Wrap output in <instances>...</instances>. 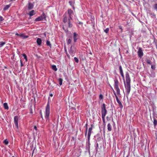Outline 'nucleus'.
Returning a JSON list of instances; mask_svg holds the SVG:
<instances>
[{
  "label": "nucleus",
  "mask_w": 157,
  "mask_h": 157,
  "mask_svg": "<svg viewBox=\"0 0 157 157\" xmlns=\"http://www.w3.org/2000/svg\"><path fill=\"white\" fill-rule=\"evenodd\" d=\"M78 24H79L80 25H81L82 26V22H79L78 23Z\"/></svg>",
  "instance_id": "49530a36"
},
{
  "label": "nucleus",
  "mask_w": 157,
  "mask_h": 157,
  "mask_svg": "<svg viewBox=\"0 0 157 157\" xmlns=\"http://www.w3.org/2000/svg\"><path fill=\"white\" fill-rule=\"evenodd\" d=\"M69 3L70 4V5L72 6H73V2L72 1H69Z\"/></svg>",
  "instance_id": "473e14b6"
},
{
  "label": "nucleus",
  "mask_w": 157,
  "mask_h": 157,
  "mask_svg": "<svg viewBox=\"0 0 157 157\" xmlns=\"http://www.w3.org/2000/svg\"><path fill=\"white\" fill-rule=\"evenodd\" d=\"M35 13H36L34 10H32L29 12V14L30 15V16H32L35 14Z\"/></svg>",
  "instance_id": "f3484780"
},
{
  "label": "nucleus",
  "mask_w": 157,
  "mask_h": 157,
  "mask_svg": "<svg viewBox=\"0 0 157 157\" xmlns=\"http://www.w3.org/2000/svg\"><path fill=\"white\" fill-rule=\"evenodd\" d=\"M36 43L38 45L40 46L42 43V40L40 38H37Z\"/></svg>",
  "instance_id": "ddd939ff"
},
{
  "label": "nucleus",
  "mask_w": 157,
  "mask_h": 157,
  "mask_svg": "<svg viewBox=\"0 0 157 157\" xmlns=\"http://www.w3.org/2000/svg\"><path fill=\"white\" fill-rule=\"evenodd\" d=\"M33 5L31 2L29 3L28 8L29 10L32 9L33 7Z\"/></svg>",
  "instance_id": "4468645a"
},
{
  "label": "nucleus",
  "mask_w": 157,
  "mask_h": 157,
  "mask_svg": "<svg viewBox=\"0 0 157 157\" xmlns=\"http://www.w3.org/2000/svg\"><path fill=\"white\" fill-rule=\"evenodd\" d=\"M91 134H88L87 140H90Z\"/></svg>",
  "instance_id": "58836bf2"
},
{
  "label": "nucleus",
  "mask_w": 157,
  "mask_h": 157,
  "mask_svg": "<svg viewBox=\"0 0 157 157\" xmlns=\"http://www.w3.org/2000/svg\"><path fill=\"white\" fill-rule=\"evenodd\" d=\"M90 53V54H92L91 53Z\"/></svg>",
  "instance_id": "6e6d98bb"
},
{
  "label": "nucleus",
  "mask_w": 157,
  "mask_h": 157,
  "mask_svg": "<svg viewBox=\"0 0 157 157\" xmlns=\"http://www.w3.org/2000/svg\"><path fill=\"white\" fill-rule=\"evenodd\" d=\"M87 143H88L89 145L90 144V140H87Z\"/></svg>",
  "instance_id": "8fccbe9b"
},
{
  "label": "nucleus",
  "mask_w": 157,
  "mask_h": 157,
  "mask_svg": "<svg viewBox=\"0 0 157 157\" xmlns=\"http://www.w3.org/2000/svg\"><path fill=\"white\" fill-rule=\"evenodd\" d=\"M4 143L5 144L7 145L8 144L9 142L7 140H5L4 141Z\"/></svg>",
  "instance_id": "f704fd0d"
},
{
  "label": "nucleus",
  "mask_w": 157,
  "mask_h": 157,
  "mask_svg": "<svg viewBox=\"0 0 157 157\" xmlns=\"http://www.w3.org/2000/svg\"><path fill=\"white\" fill-rule=\"evenodd\" d=\"M114 87L116 89L117 94H120V90L119 88V82L117 79H116L114 80Z\"/></svg>",
  "instance_id": "f03ea898"
},
{
  "label": "nucleus",
  "mask_w": 157,
  "mask_h": 157,
  "mask_svg": "<svg viewBox=\"0 0 157 157\" xmlns=\"http://www.w3.org/2000/svg\"><path fill=\"white\" fill-rule=\"evenodd\" d=\"M45 18L46 15L45 13H43L41 16L36 18L35 21H42Z\"/></svg>",
  "instance_id": "39448f33"
},
{
  "label": "nucleus",
  "mask_w": 157,
  "mask_h": 157,
  "mask_svg": "<svg viewBox=\"0 0 157 157\" xmlns=\"http://www.w3.org/2000/svg\"><path fill=\"white\" fill-rule=\"evenodd\" d=\"M10 5H7L6 6H5V7L3 8L4 10H6L10 7Z\"/></svg>",
  "instance_id": "a878e982"
},
{
  "label": "nucleus",
  "mask_w": 157,
  "mask_h": 157,
  "mask_svg": "<svg viewBox=\"0 0 157 157\" xmlns=\"http://www.w3.org/2000/svg\"><path fill=\"white\" fill-rule=\"evenodd\" d=\"M0 47H2L5 44L6 42H0Z\"/></svg>",
  "instance_id": "c756f323"
},
{
  "label": "nucleus",
  "mask_w": 157,
  "mask_h": 157,
  "mask_svg": "<svg viewBox=\"0 0 157 157\" xmlns=\"http://www.w3.org/2000/svg\"><path fill=\"white\" fill-rule=\"evenodd\" d=\"M52 69L55 71H56L57 70V68L55 65H52Z\"/></svg>",
  "instance_id": "5701e85b"
},
{
  "label": "nucleus",
  "mask_w": 157,
  "mask_h": 157,
  "mask_svg": "<svg viewBox=\"0 0 157 157\" xmlns=\"http://www.w3.org/2000/svg\"><path fill=\"white\" fill-rule=\"evenodd\" d=\"M119 70L120 74L123 73V69L121 65H120L119 66Z\"/></svg>",
  "instance_id": "393cba45"
},
{
  "label": "nucleus",
  "mask_w": 157,
  "mask_h": 157,
  "mask_svg": "<svg viewBox=\"0 0 157 157\" xmlns=\"http://www.w3.org/2000/svg\"><path fill=\"white\" fill-rule=\"evenodd\" d=\"M72 139H73V140H74V137H72Z\"/></svg>",
  "instance_id": "864d4df0"
},
{
  "label": "nucleus",
  "mask_w": 157,
  "mask_h": 157,
  "mask_svg": "<svg viewBox=\"0 0 157 157\" xmlns=\"http://www.w3.org/2000/svg\"><path fill=\"white\" fill-rule=\"evenodd\" d=\"M19 117L17 116H15L14 117V122L15 127L17 129L18 128V121Z\"/></svg>",
  "instance_id": "423d86ee"
},
{
  "label": "nucleus",
  "mask_w": 157,
  "mask_h": 157,
  "mask_svg": "<svg viewBox=\"0 0 157 157\" xmlns=\"http://www.w3.org/2000/svg\"><path fill=\"white\" fill-rule=\"evenodd\" d=\"M68 21V27L70 28L72 27L73 25L71 21H70V20Z\"/></svg>",
  "instance_id": "aec40b11"
},
{
  "label": "nucleus",
  "mask_w": 157,
  "mask_h": 157,
  "mask_svg": "<svg viewBox=\"0 0 157 157\" xmlns=\"http://www.w3.org/2000/svg\"><path fill=\"white\" fill-rule=\"evenodd\" d=\"M74 59L75 61L77 63H78V62L79 60L77 58H76V57H75L74 58Z\"/></svg>",
  "instance_id": "72a5a7b5"
},
{
  "label": "nucleus",
  "mask_w": 157,
  "mask_h": 157,
  "mask_svg": "<svg viewBox=\"0 0 157 157\" xmlns=\"http://www.w3.org/2000/svg\"><path fill=\"white\" fill-rule=\"evenodd\" d=\"M153 124L155 126L157 124V121L155 118L154 119Z\"/></svg>",
  "instance_id": "cd10ccee"
},
{
  "label": "nucleus",
  "mask_w": 157,
  "mask_h": 157,
  "mask_svg": "<svg viewBox=\"0 0 157 157\" xmlns=\"http://www.w3.org/2000/svg\"><path fill=\"white\" fill-rule=\"evenodd\" d=\"M4 20L2 17L0 16V21H1Z\"/></svg>",
  "instance_id": "37998d69"
},
{
  "label": "nucleus",
  "mask_w": 157,
  "mask_h": 157,
  "mask_svg": "<svg viewBox=\"0 0 157 157\" xmlns=\"http://www.w3.org/2000/svg\"><path fill=\"white\" fill-rule=\"evenodd\" d=\"M71 39H69L68 40V41H67V44H70L71 43Z\"/></svg>",
  "instance_id": "e433bc0d"
},
{
  "label": "nucleus",
  "mask_w": 157,
  "mask_h": 157,
  "mask_svg": "<svg viewBox=\"0 0 157 157\" xmlns=\"http://www.w3.org/2000/svg\"><path fill=\"white\" fill-rule=\"evenodd\" d=\"M137 54L139 57L141 58L144 55L143 50L141 48H139L137 52Z\"/></svg>",
  "instance_id": "1a4fd4ad"
},
{
  "label": "nucleus",
  "mask_w": 157,
  "mask_h": 157,
  "mask_svg": "<svg viewBox=\"0 0 157 157\" xmlns=\"http://www.w3.org/2000/svg\"><path fill=\"white\" fill-rule=\"evenodd\" d=\"M22 56L24 57V59H25L26 61H27V57L26 55L25 54H23Z\"/></svg>",
  "instance_id": "7c9ffc66"
},
{
  "label": "nucleus",
  "mask_w": 157,
  "mask_h": 157,
  "mask_svg": "<svg viewBox=\"0 0 157 157\" xmlns=\"http://www.w3.org/2000/svg\"><path fill=\"white\" fill-rule=\"evenodd\" d=\"M46 44L48 46H49L50 48H51V45L50 42L49 41L47 40L46 41Z\"/></svg>",
  "instance_id": "b1692460"
},
{
  "label": "nucleus",
  "mask_w": 157,
  "mask_h": 157,
  "mask_svg": "<svg viewBox=\"0 0 157 157\" xmlns=\"http://www.w3.org/2000/svg\"><path fill=\"white\" fill-rule=\"evenodd\" d=\"M101 117H105L107 114V111L106 109L105 105L103 103L101 107Z\"/></svg>",
  "instance_id": "7ed1b4c3"
},
{
  "label": "nucleus",
  "mask_w": 157,
  "mask_h": 157,
  "mask_svg": "<svg viewBox=\"0 0 157 157\" xmlns=\"http://www.w3.org/2000/svg\"><path fill=\"white\" fill-rule=\"evenodd\" d=\"M34 129H35L36 130H37V127L36 126L34 127Z\"/></svg>",
  "instance_id": "09e8293b"
},
{
  "label": "nucleus",
  "mask_w": 157,
  "mask_h": 157,
  "mask_svg": "<svg viewBox=\"0 0 157 157\" xmlns=\"http://www.w3.org/2000/svg\"><path fill=\"white\" fill-rule=\"evenodd\" d=\"M69 52L71 55H72L74 52V50L72 49V46L71 47L70 49L69 50Z\"/></svg>",
  "instance_id": "dca6fc26"
},
{
  "label": "nucleus",
  "mask_w": 157,
  "mask_h": 157,
  "mask_svg": "<svg viewBox=\"0 0 157 157\" xmlns=\"http://www.w3.org/2000/svg\"><path fill=\"white\" fill-rule=\"evenodd\" d=\"M3 106L4 108L6 109H9V107L8 106V104L6 103H4L3 104Z\"/></svg>",
  "instance_id": "6ab92c4d"
},
{
  "label": "nucleus",
  "mask_w": 157,
  "mask_h": 157,
  "mask_svg": "<svg viewBox=\"0 0 157 157\" xmlns=\"http://www.w3.org/2000/svg\"><path fill=\"white\" fill-rule=\"evenodd\" d=\"M68 13H67L68 16L69 17L71 20H72V15L73 14V12L71 9H68Z\"/></svg>",
  "instance_id": "9d476101"
},
{
  "label": "nucleus",
  "mask_w": 157,
  "mask_h": 157,
  "mask_svg": "<svg viewBox=\"0 0 157 157\" xmlns=\"http://www.w3.org/2000/svg\"><path fill=\"white\" fill-rule=\"evenodd\" d=\"M41 118H43V116H42V114H41Z\"/></svg>",
  "instance_id": "603ef678"
},
{
  "label": "nucleus",
  "mask_w": 157,
  "mask_h": 157,
  "mask_svg": "<svg viewBox=\"0 0 157 157\" xmlns=\"http://www.w3.org/2000/svg\"><path fill=\"white\" fill-rule=\"evenodd\" d=\"M85 126L86 127V132H85V136H86V135H87V124H86L85 125Z\"/></svg>",
  "instance_id": "c85d7f7f"
},
{
  "label": "nucleus",
  "mask_w": 157,
  "mask_h": 157,
  "mask_svg": "<svg viewBox=\"0 0 157 157\" xmlns=\"http://www.w3.org/2000/svg\"><path fill=\"white\" fill-rule=\"evenodd\" d=\"M59 84L60 85H61L62 84V81L63 79L61 78H60L59 79Z\"/></svg>",
  "instance_id": "bb28decb"
},
{
  "label": "nucleus",
  "mask_w": 157,
  "mask_h": 157,
  "mask_svg": "<svg viewBox=\"0 0 157 157\" xmlns=\"http://www.w3.org/2000/svg\"><path fill=\"white\" fill-rule=\"evenodd\" d=\"M151 65V68L153 70H155V65Z\"/></svg>",
  "instance_id": "ea45409f"
},
{
  "label": "nucleus",
  "mask_w": 157,
  "mask_h": 157,
  "mask_svg": "<svg viewBox=\"0 0 157 157\" xmlns=\"http://www.w3.org/2000/svg\"><path fill=\"white\" fill-rule=\"evenodd\" d=\"M12 157H14V156H13Z\"/></svg>",
  "instance_id": "4d7b16f0"
},
{
  "label": "nucleus",
  "mask_w": 157,
  "mask_h": 157,
  "mask_svg": "<svg viewBox=\"0 0 157 157\" xmlns=\"http://www.w3.org/2000/svg\"><path fill=\"white\" fill-rule=\"evenodd\" d=\"M15 35H17V36H19L20 37V34H18V33H16V34H15Z\"/></svg>",
  "instance_id": "de8ad7c7"
},
{
  "label": "nucleus",
  "mask_w": 157,
  "mask_h": 157,
  "mask_svg": "<svg viewBox=\"0 0 157 157\" xmlns=\"http://www.w3.org/2000/svg\"><path fill=\"white\" fill-rule=\"evenodd\" d=\"M50 114V105L49 102H48L46 108L45 117L46 121L48 120Z\"/></svg>",
  "instance_id": "f257e3e1"
},
{
  "label": "nucleus",
  "mask_w": 157,
  "mask_h": 157,
  "mask_svg": "<svg viewBox=\"0 0 157 157\" xmlns=\"http://www.w3.org/2000/svg\"><path fill=\"white\" fill-rule=\"evenodd\" d=\"M109 30V28H107L105 29L104 30V31L106 33H107Z\"/></svg>",
  "instance_id": "2f4dec72"
},
{
  "label": "nucleus",
  "mask_w": 157,
  "mask_h": 157,
  "mask_svg": "<svg viewBox=\"0 0 157 157\" xmlns=\"http://www.w3.org/2000/svg\"><path fill=\"white\" fill-rule=\"evenodd\" d=\"M145 61H146V63L149 64L151 65L152 64L151 61L149 59H146Z\"/></svg>",
  "instance_id": "412c9836"
},
{
  "label": "nucleus",
  "mask_w": 157,
  "mask_h": 157,
  "mask_svg": "<svg viewBox=\"0 0 157 157\" xmlns=\"http://www.w3.org/2000/svg\"><path fill=\"white\" fill-rule=\"evenodd\" d=\"M125 78L126 80V83H130L131 79L128 72H126L125 74Z\"/></svg>",
  "instance_id": "9b49d317"
},
{
  "label": "nucleus",
  "mask_w": 157,
  "mask_h": 157,
  "mask_svg": "<svg viewBox=\"0 0 157 157\" xmlns=\"http://www.w3.org/2000/svg\"><path fill=\"white\" fill-rule=\"evenodd\" d=\"M102 118L103 120V121L104 123V124H105V117H102Z\"/></svg>",
  "instance_id": "c9c22d12"
},
{
  "label": "nucleus",
  "mask_w": 157,
  "mask_h": 157,
  "mask_svg": "<svg viewBox=\"0 0 157 157\" xmlns=\"http://www.w3.org/2000/svg\"><path fill=\"white\" fill-rule=\"evenodd\" d=\"M124 86L126 89V93L127 96L128 95L131 90L130 83H124Z\"/></svg>",
  "instance_id": "20e7f679"
},
{
  "label": "nucleus",
  "mask_w": 157,
  "mask_h": 157,
  "mask_svg": "<svg viewBox=\"0 0 157 157\" xmlns=\"http://www.w3.org/2000/svg\"><path fill=\"white\" fill-rule=\"evenodd\" d=\"M91 127L90 128H89V129H88V134H91V132H92V126H93V125L92 124L91 125Z\"/></svg>",
  "instance_id": "4be33fe9"
},
{
  "label": "nucleus",
  "mask_w": 157,
  "mask_h": 157,
  "mask_svg": "<svg viewBox=\"0 0 157 157\" xmlns=\"http://www.w3.org/2000/svg\"><path fill=\"white\" fill-rule=\"evenodd\" d=\"M107 129L109 131L112 130V126L110 123H109L107 125Z\"/></svg>",
  "instance_id": "a211bd4d"
},
{
  "label": "nucleus",
  "mask_w": 157,
  "mask_h": 157,
  "mask_svg": "<svg viewBox=\"0 0 157 157\" xmlns=\"http://www.w3.org/2000/svg\"><path fill=\"white\" fill-rule=\"evenodd\" d=\"M113 92H114V95L115 96V98H116V101H117V102L119 104V106L121 108H122L123 107V105H122V104L121 102L119 100V99L118 98V97L117 96V95L116 94V93H115V91L113 90Z\"/></svg>",
  "instance_id": "0eeeda50"
},
{
  "label": "nucleus",
  "mask_w": 157,
  "mask_h": 157,
  "mask_svg": "<svg viewBox=\"0 0 157 157\" xmlns=\"http://www.w3.org/2000/svg\"><path fill=\"white\" fill-rule=\"evenodd\" d=\"M126 157H128V156L127 155V156Z\"/></svg>",
  "instance_id": "5fc2aeb1"
},
{
  "label": "nucleus",
  "mask_w": 157,
  "mask_h": 157,
  "mask_svg": "<svg viewBox=\"0 0 157 157\" xmlns=\"http://www.w3.org/2000/svg\"><path fill=\"white\" fill-rule=\"evenodd\" d=\"M98 144L97 143L96 144V149L97 151L98 150Z\"/></svg>",
  "instance_id": "a19ab883"
},
{
  "label": "nucleus",
  "mask_w": 157,
  "mask_h": 157,
  "mask_svg": "<svg viewBox=\"0 0 157 157\" xmlns=\"http://www.w3.org/2000/svg\"><path fill=\"white\" fill-rule=\"evenodd\" d=\"M79 36L78 34L76 32H74L73 33V39L75 42H76L77 40L79 38Z\"/></svg>",
  "instance_id": "f8f14e48"
},
{
  "label": "nucleus",
  "mask_w": 157,
  "mask_h": 157,
  "mask_svg": "<svg viewBox=\"0 0 157 157\" xmlns=\"http://www.w3.org/2000/svg\"><path fill=\"white\" fill-rule=\"evenodd\" d=\"M154 7L155 9H157V4L154 5Z\"/></svg>",
  "instance_id": "a18cd8bd"
},
{
  "label": "nucleus",
  "mask_w": 157,
  "mask_h": 157,
  "mask_svg": "<svg viewBox=\"0 0 157 157\" xmlns=\"http://www.w3.org/2000/svg\"><path fill=\"white\" fill-rule=\"evenodd\" d=\"M50 96L51 97H52L53 96V94H50Z\"/></svg>",
  "instance_id": "3c124183"
},
{
  "label": "nucleus",
  "mask_w": 157,
  "mask_h": 157,
  "mask_svg": "<svg viewBox=\"0 0 157 157\" xmlns=\"http://www.w3.org/2000/svg\"><path fill=\"white\" fill-rule=\"evenodd\" d=\"M63 17H64L63 22L64 23H66L68 21L71 20L70 18H69V17H68L67 14L66 13L63 15Z\"/></svg>",
  "instance_id": "6e6552de"
},
{
  "label": "nucleus",
  "mask_w": 157,
  "mask_h": 157,
  "mask_svg": "<svg viewBox=\"0 0 157 157\" xmlns=\"http://www.w3.org/2000/svg\"><path fill=\"white\" fill-rule=\"evenodd\" d=\"M20 37L22 38L26 39L28 38L29 37V36H28L25 35L23 34H20Z\"/></svg>",
  "instance_id": "2eb2a0df"
},
{
  "label": "nucleus",
  "mask_w": 157,
  "mask_h": 157,
  "mask_svg": "<svg viewBox=\"0 0 157 157\" xmlns=\"http://www.w3.org/2000/svg\"><path fill=\"white\" fill-rule=\"evenodd\" d=\"M103 95L101 94H100L99 96V98L100 99H102L103 98Z\"/></svg>",
  "instance_id": "4c0bfd02"
},
{
  "label": "nucleus",
  "mask_w": 157,
  "mask_h": 157,
  "mask_svg": "<svg viewBox=\"0 0 157 157\" xmlns=\"http://www.w3.org/2000/svg\"><path fill=\"white\" fill-rule=\"evenodd\" d=\"M120 75H121L122 77L123 78V79H124V73L121 74H120Z\"/></svg>",
  "instance_id": "c03bdc74"
},
{
  "label": "nucleus",
  "mask_w": 157,
  "mask_h": 157,
  "mask_svg": "<svg viewBox=\"0 0 157 157\" xmlns=\"http://www.w3.org/2000/svg\"><path fill=\"white\" fill-rule=\"evenodd\" d=\"M20 62L21 63V67L23 66H24V64L22 63L21 59L20 60Z\"/></svg>",
  "instance_id": "79ce46f5"
}]
</instances>
